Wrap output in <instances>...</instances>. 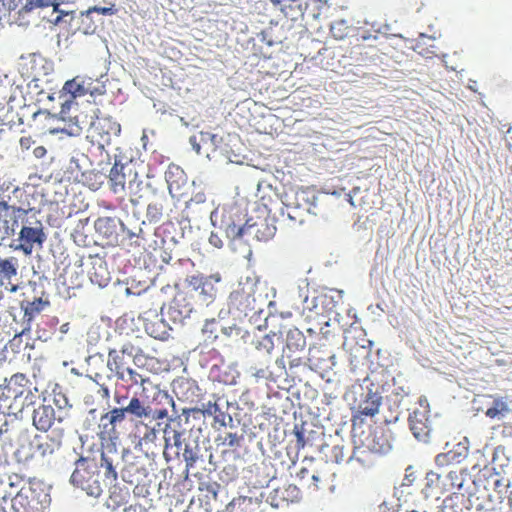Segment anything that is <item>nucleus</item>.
<instances>
[{
	"label": "nucleus",
	"instance_id": "5",
	"mask_svg": "<svg viewBox=\"0 0 512 512\" xmlns=\"http://www.w3.org/2000/svg\"><path fill=\"white\" fill-rule=\"evenodd\" d=\"M477 411L491 420L512 416V396L506 394H478L474 398Z\"/></svg>",
	"mask_w": 512,
	"mask_h": 512
},
{
	"label": "nucleus",
	"instance_id": "2",
	"mask_svg": "<svg viewBox=\"0 0 512 512\" xmlns=\"http://www.w3.org/2000/svg\"><path fill=\"white\" fill-rule=\"evenodd\" d=\"M51 498L43 483L29 481L12 498L14 512H48Z\"/></svg>",
	"mask_w": 512,
	"mask_h": 512
},
{
	"label": "nucleus",
	"instance_id": "14",
	"mask_svg": "<svg viewBox=\"0 0 512 512\" xmlns=\"http://www.w3.org/2000/svg\"><path fill=\"white\" fill-rule=\"evenodd\" d=\"M62 431H52L51 434L36 435L33 440L35 453L41 457L52 455L62 444Z\"/></svg>",
	"mask_w": 512,
	"mask_h": 512
},
{
	"label": "nucleus",
	"instance_id": "33",
	"mask_svg": "<svg viewBox=\"0 0 512 512\" xmlns=\"http://www.w3.org/2000/svg\"><path fill=\"white\" fill-rule=\"evenodd\" d=\"M124 378L122 381L129 382L130 385H141L144 386L146 382L149 381L148 378H144L141 374H139L136 370L127 367L124 371Z\"/></svg>",
	"mask_w": 512,
	"mask_h": 512
},
{
	"label": "nucleus",
	"instance_id": "44",
	"mask_svg": "<svg viewBox=\"0 0 512 512\" xmlns=\"http://www.w3.org/2000/svg\"><path fill=\"white\" fill-rule=\"evenodd\" d=\"M219 411V407L215 402L209 401L207 404L203 405V412L209 415L215 414Z\"/></svg>",
	"mask_w": 512,
	"mask_h": 512
},
{
	"label": "nucleus",
	"instance_id": "10",
	"mask_svg": "<svg viewBox=\"0 0 512 512\" xmlns=\"http://www.w3.org/2000/svg\"><path fill=\"white\" fill-rule=\"evenodd\" d=\"M244 218L239 207L230 206L222 209L220 228L225 231L231 241L243 240Z\"/></svg>",
	"mask_w": 512,
	"mask_h": 512
},
{
	"label": "nucleus",
	"instance_id": "56",
	"mask_svg": "<svg viewBox=\"0 0 512 512\" xmlns=\"http://www.w3.org/2000/svg\"><path fill=\"white\" fill-rule=\"evenodd\" d=\"M419 404H420V406H421V408H422L421 410H428V406H429V405H428V402H427V400H426L425 398H422V397H421V398L419 399Z\"/></svg>",
	"mask_w": 512,
	"mask_h": 512
},
{
	"label": "nucleus",
	"instance_id": "18",
	"mask_svg": "<svg viewBox=\"0 0 512 512\" xmlns=\"http://www.w3.org/2000/svg\"><path fill=\"white\" fill-rule=\"evenodd\" d=\"M126 418V412L123 408H114L103 414L100 418L99 428L101 434L107 435L109 438L117 437L116 426L122 423Z\"/></svg>",
	"mask_w": 512,
	"mask_h": 512
},
{
	"label": "nucleus",
	"instance_id": "8",
	"mask_svg": "<svg viewBox=\"0 0 512 512\" xmlns=\"http://www.w3.org/2000/svg\"><path fill=\"white\" fill-rule=\"evenodd\" d=\"M27 214L28 210L0 201V244L15 234L19 221L23 223Z\"/></svg>",
	"mask_w": 512,
	"mask_h": 512
},
{
	"label": "nucleus",
	"instance_id": "12",
	"mask_svg": "<svg viewBox=\"0 0 512 512\" xmlns=\"http://www.w3.org/2000/svg\"><path fill=\"white\" fill-rule=\"evenodd\" d=\"M447 483H448V492L451 493L449 497H447L443 501V511L444 512H457L454 510L455 500L459 499L457 495V491H460L467 480L468 474L463 469L451 470L446 473Z\"/></svg>",
	"mask_w": 512,
	"mask_h": 512
},
{
	"label": "nucleus",
	"instance_id": "22",
	"mask_svg": "<svg viewBox=\"0 0 512 512\" xmlns=\"http://www.w3.org/2000/svg\"><path fill=\"white\" fill-rule=\"evenodd\" d=\"M55 421V410L51 405H40L34 409L32 422L34 427L43 432H48Z\"/></svg>",
	"mask_w": 512,
	"mask_h": 512
},
{
	"label": "nucleus",
	"instance_id": "4",
	"mask_svg": "<svg viewBox=\"0 0 512 512\" xmlns=\"http://www.w3.org/2000/svg\"><path fill=\"white\" fill-rule=\"evenodd\" d=\"M121 125L110 116L104 115L99 108L94 111V120L88 129L87 139L92 145L103 150L111 145L113 138L118 137Z\"/></svg>",
	"mask_w": 512,
	"mask_h": 512
},
{
	"label": "nucleus",
	"instance_id": "9",
	"mask_svg": "<svg viewBox=\"0 0 512 512\" xmlns=\"http://www.w3.org/2000/svg\"><path fill=\"white\" fill-rule=\"evenodd\" d=\"M221 281V276L212 274L210 276L192 275L186 278L188 287L198 293L201 304L208 305L214 301L217 295L216 283Z\"/></svg>",
	"mask_w": 512,
	"mask_h": 512
},
{
	"label": "nucleus",
	"instance_id": "15",
	"mask_svg": "<svg viewBox=\"0 0 512 512\" xmlns=\"http://www.w3.org/2000/svg\"><path fill=\"white\" fill-rule=\"evenodd\" d=\"M28 384L29 379L25 374L16 373L10 377L5 386L8 397H13L14 399L20 398L25 393H27L25 397V402L22 404V408L24 406H29L33 403V395L31 391L28 389Z\"/></svg>",
	"mask_w": 512,
	"mask_h": 512
},
{
	"label": "nucleus",
	"instance_id": "31",
	"mask_svg": "<svg viewBox=\"0 0 512 512\" xmlns=\"http://www.w3.org/2000/svg\"><path fill=\"white\" fill-rule=\"evenodd\" d=\"M98 465L100 473L103 470L105 483H107V481L111 483L117 479V472L113 465V461L103 452L101 453L100 463H98Z\"/></svg>",
	"mask_w": 512,
	"mask_h": 512
},
{
	"label": "nucleus",
	"instance_id": "42",
	"mask_svg": "<svg viewBox=\"0 0 512 512\" xmlns=\"http://www.w3.org/2000/svg\"><path fill=\"white\" fill-rule=\"evenodd\" d=\"M16 8L15 0H0V13L6 14Z\"/></svg>",
	"mask_w": 512,
	"mask_h": 512
},
{
	"label": "nucleus",
	"instance_id": "62",
	"mask_svg": "<svg viewBox=\"0 0 512 512\" xmlns=\"http://www.w3.org/2000/svg\"><path fill=\"white\" fill-rule=\"evenodd\" d=\"M297 436H298V441L300 442H303V436L300 432H297Z\"/></svg>",
	"mask_w": 512,
	"mask_h": 512
},
{
	"label": "nucleus",
	"instance_id": "21",
	"mask_svg": "<svg viewBox=\"0 0 512 512\" xmlns=\"http://www.w3.org/2000/svg\"><path fill=\"white\" fill-rule=\"evenodd\" d=\"M132 170L124 164L115 163L109 173L110 188L113 193L120 194L125 191L126 178L131 176Z\"/></svg>",
	"mask_w": 512,
	"mask_h": 512
},
{
	"label": "nucleus",
	"instance_id": "46",
	"mask_svg": "<svg viewBox=\"0 0 512 512\" xmlns=\"http://www.w3.org/2000/svg\"><path fill=\"white\" fill-rule=\"evenodd\" d=\"M125 512H150L149 509L145 508L141 504H131L124 510Z\"/></svg>",
	"mask_w": 512,
	"mask_h": 512
},
{
	"label": "nucleus",
	"instance_id": "61",
	"mask_svg": "<svg viewBox=\"0 0 512 512\" xmlns=\"http://www.w3.org/2000/svg\"><path fill=\"white\" fill-rule=\"evenodd\" d=\"M291 316H292L291 312H287L286 314H283V313L281 314V317L284 318V319L285 318H290Z\"/></svg>",
	"mask_w": 512,
	"mask_h": 512
},
{
	"label": "nucleus",
	"instance_id": "35",
	"mask_svg": "<svg viewBox=\"0 0 512 512\" xmlns=\"http://www.w3.org/2000/svg\"><path fill=\"white\" fill-rule=\"evenodd\" d=\"M63 90L74 98L85 94L84 87L77 81V79L66 81L63 86Z\"/></svg>",
	"mask_w": 512,
	"mask_h": 512
},
{
	"label": "nucleus",
	"instance_id": "54",
	"mask_svg": "<svg viewBox=\"0 0 512 512\" xmlns=\"http://www.w3.org/2000/svg\"><path fill=\"white\" fill-rule=\"evenodd\" d=\"M448 458V454H439L436 456V463L443 464Z\"/></svg>",
	"mask_w": 512,
	"mask_h": 512
},
{
	"label": "nucleus",
	"instance_id": "48",
	"mask_svg": "<svg viewBox=\"0 0 512 512\" xmlns=\"http://www.w3.org/2000/svg\"><path fill=\"white\" fill-rule=\"evenodd\" d=\"M310 478H311L312 482L309 483L307 486L308 487H313L314 489H318L319 488V483L321 482L320 475L317 474V473H312Z\"/></svg>",
	"mask_w": 512,
	"mask_h": 512
},
{
	"label": "nucleus",
	"instance_id": "13",
	"mask_svg": "<svg viewBox=\"0 0 512 512\" xmlns=\"http://www.w3.org/2000/svg\"><path fill=\"white\" fill-rule=\"evenodd\" d=\"M193 309V303L188 294L184 291H179L170 302L167 315L174 323H181L190 316Z\"/></svg>",
	"mask_w": 512,
	"mask_h": 512
},
{
	"label": "nucleus",
	"instance_id": "38",
	"mask_svg": "<svg viewBox=\"0 0 512 512\" xmlns=\"http://www.w3.org/2000/svg\"><path fill=\"white\" fill-rule=\"evenodd\" d=\"M183 458L186 463V470L193 468L198 460L197 454L188 445L185 446L183 451Z\"/></svg>",
	"mask_w": 512,
	"mask_h": 512
},
{
	"label": "nucleus",
	"instance_id": "25",
	"mask_svg": "<svg viewBox=\"0 0 512 512\" xmlns=\"http://www.w3.org/2000/svg\"><path fill=\"white\" fill-rule=\"evenodd\" d=\"M125 359L122 354L116 349H110L108 352L107 367L110 371L114 372L118 379L124 378Z\"/></svg>",
	"mask_w": 512,
	"mask_h": 512
},
{
	"label": "nucleus",
	"instance_id": "11",
	"mask_svg": "<svg viewBox=\"0 0 512 512\" xmlns=\"http://www.w3.org/2000/svg\"><path fill=\"white\" fill-rule=\"evenodd\" d=\"M276 232V227L270 225L267 219L259 218L256 221L252 219H247L244 223V237L243 240L245 242H250L252 240L256 241H268L271 239Z\"/></svg>",
	"mask_w": 512,
	"mask_h": 512
},
{
	"label": "nucleus",
	"instance_id": "58",
	"mask_svg": "<svg viewBox=\"0 0 512 512\" xmlns=\"http://www.w3.org/2000/svg\"><path fill=\"white\" fill-rule=\"evenodd\" d=\"M51 6L53 7V11L54 12H59L60 9H59V3H57V0L53 2V4H51Z\"/></svg>",
	"mask_w": 512,
	"mask_h": 512
},
{
	"label": "nucleus",
	"instance_id": "52",
	"mask_svg": "<svg viewBox=\"0 0 512 512\" xmlns=\"http://www.w3.org/2000/svg\"><path fill=\"white\" fill-rule=\"evenodd\" d=\"M133 345L131 344H125L122 346L121 350L119 351L120 354L124 356V354L133 355Z\"/></svg>",
	"mask_w": 512,
	"mask_h": 512
},
{
	"label": "nucleus",
	"instance_id": "39",
	"mask_svg": "<svg viewBox=\"0 0 512 512\" xmlns=\"http://www.w3.org/2000/svg\"><path fill=\"white\" fill-rule=\"evenodd\" d=\"M99 269L104 272V274L93 272L91 273V280L97 283L99 286H105L109 281V273L107 272L106 267L102 264L99 265Z\"/></svg>",
	"mask_w": 512,
	"mask_h": 512
},
{
	"label": "nucleus",
	"instance_id": "57",
	"mask_svg": "<svg viewBox=\"0 0 512 512\" xmlns=\"http://www.w3.org/2000/svg\"><path fill=\"white\" fill-rule=\"evenodd\" d=\"M67 14H68L67 12H64L63 10H60L59 11V16L56 18L55 23H58L61 20V18L63 16H65V15H67Z\"/></svg>",
	"mask_w": 512,
	"mask_h": 512
},
{
	"label": "nucleus",
	"instance_id": "59",
	"mask_svg": "<svg viewBox=\"0 0 512 512\" xmlns=\"http://www.w3.org/2000/svg\"><path fill=\"white\" fill-rule=\"evenodd\" d=\"M502 431L503 433H505L506 431H512V424L504 425Z\"/></svg>",
	"mask_w": 512,
	"mask_h": 512
},
{
	"label": "nucleus",
	"instance_id": "20",
	"mask_svg": "<svg viewBox=\"0 0 512 512\" xmlns=\"http://www.w3.org/2000/svg\"><path fill=\"white\" fill-rule=\"evenodd\" d=\"M392 433L386 430H376L366 439V447L377 454H386L392 449Z\"/></svg>",
	"mask_w": 512,
	"mask_h": 512
},
{
	"label": "nucleus",
	"instance_id": "23",
	"mask_svg": "<svg viewBox=\"0 0 512 512\" xmlns=\"http://www.w3.org/2000/svg\"><path fill=\"white\" fill-rule=\"evenodd\" d=\"M261 501L257 498L239 496L227 506L228 512H259Z\"/></svg>",
	"mask_w": 512,
	"mask_h": 512
},
{
	"label": "nucleus",
	"instance_id": "19",
	"mask_svg": "<svg viewBox=\"0 0 512 512\" xmlns=\"http://www.w3.org/2000/svg\"><path fill=\"white\" fill-rule=\"evenodd\" d=\"M429 411L415 409L409 416L410 429L418 440H425L431 431L429 423Z\"/></svg>",
	"mask_w": 512,
	"mask_h": 512
},
{
	"label": "nucleus",
	"instance_id": "6",
	"mask_svg": "<svg viewBox=\"0 0 512 512\" xmlns=\"http://www.w3.org/2000/svg\"><path fill=\"white\" fill-rule=\"evenodd\" d=\"M14 245L15 250L22 251L25 255H31L35 248L41 249L46 241V234L39 220L34 222L24 221Z\"/></svg>",
	"mask_w": 512,
	"mask_h": 512
},
{
	"label": "nucleus",
	"instance_id": "40",
	"mask_svg": "<svg viewBox=\"0 0 512 512\" xmlns=\"http://www.w3.org/2000/svg\"><path fill=\"white\" fill-rule=\"evenodd\" d=\"M242 440H243L242 435H238L237 433L229 432L224 437L223 444L227 445L230 448H238L241 446Z\"/></svg>",
	"mask_w": 512,
	"mask_h": 512
},
{
	"label": "nucleus",
	"instance_id": "16",
	"mask_svg": "<svg viewBox=\"0 0 512 512\" xmlns=\"http://www.w3.org/2000/svg\"><path fill=\"white\" fill-rule=\"evenodd\" d=\"M292 326L293 325H285V326L281 325L278 330L271 329L269 334L262 336L260 339H258L255 342L256 349L259 351H263L267 354H270L274 350V347H275L273 337L281 338L285 333H287L288 336L289 335H291L292 337L296 336L298 338V340H302V342L304 344L305 340L303 338L302 333L297 329L292 330L291 329Z\"/></svg>",
	"mask_w": 512,
	"mask_h": 512
},
{
	"label": "nucleus",
	"instance_id": "29",
	"mask_svg": "<svg viewBox=\"0 0 512 512\" xmlns=\"http://www.w3.org/2000/svg\"><path fill=\"white\" fill-rule=\"evenodd\" d=\"M166 181L168 183L170 191L174 187H179L181 183L186 182V176L184 171L176 165L169 166L166 174H165Z\"/></svg>",
	"mask_w": 512,
	"mask_h": 512
},
{
	"label": "nucleus",
	"instance_id": "7",
	"mask_svg": "<svg viewBox=\"0 0 512 512\" xmlns=\"http://www.w3.org/2000/svg\"><path fill=\"white\" fill-rule=\"evenodd\" d=\"M360 394L361 399L359 401H354L352 407V425L356 426L358 424H362L363 417H373L379 411V407L381 405L382 397L372 390H368L364 392L361 387H359L356 391H353V395Z\"/></svg>",
	"mask_w": 512,
	"mask_h": 512
},
{
	"label": "nucleus",
	"instance_id": "32",
	"mask_svg": "<svg viewBox=\"0 0 512 512\" xmlns=\"http://www.w3.org/2000/svg\"><path fill=\"white\" fill-rule=\"evenodd\" d=\"M349 31L350 26L347 21L343 19L334 21L330 26L331 35L337 40H342L347 37Z\"/></svg>",
	"mask_w": 512,
	"mask_h": 512
},
{
	"label": "nucleus",
	"instance_id": "30",
	"mask_svg": "<svg viewBox=\"0 0 512 512\" xmlns=\"http://www.w3.org/2000/svg\"><path fill=\"white\" fill-rule=\"evenodd\" d=\"M164 440H165V447H164V456H167V451L169 448H172L173 446L177 447L178 449L182 445V434L173 428H171L169 425H166L164 429Z\"/></svg>",
	"mask_w": 512,
	"mask_h": 512
},
{
	"label": "nucleus",
	"instance_id": "51",
	"mask_svg": "<svg viewBox=\"0 0 512 512\" xmlns=\"http://www.w3.org/2000/svg\"><path fill=\"white\" fill-rule=\"evenodd\" d=\"M209 241L210 243L217 247V248H221L222 247V241L220 240V238L215 235V234H211L210 238H209Z\"/></svg>",
	"mask_w": 512,
	"mask_h": 512
},
{
	"label": "nucleus",
	"instance_id": "55",
	"mask_svg": "<svg viewBox=\"0 0 512 512\" xmlns=\"http://www.w3.org/2000/svg\"><path fill=\"white\" fill-rule=\"evenodd\" d=\"M165 333H166L165 331H163V332H161V333L156 332V331H154V330H151V331H150V335H151L152 337L156 338V339H163V338H164V336H163V335H164Z\"/></svg>",
	"mask_w": 512,
	"mask_h": 512
},
{
	"label": "nucleus",
	"instance_id": "34",
	"mask_svg": "<svg viewBox=\"0 0 512 512\" xmlns=\"http://www.w3.org/2000/svg\"><path fill=\"white\" fill-rule=\"evenodd\" d=\"M163 214V205L160 202H151L147 206L146 216L150 222H158Z\"/></svg>",
	"mask_w": 512,
	"mask_h": 512
},
{
	"label": "nucleus",
	"instance_id": "26",
	"mask_svg": "<svg viewBox=\"0 0 512 512\" xmlns=\"http://www.w3.org/2000/svg\"><path fill=\"white\" fill-rule=\"evenodd\" d=\"M129 491L125 487L113 486L110 489L109 497L107 499V506L113 510L118 509L120 506L127 502Z\"/></svg>",
	"mask_w": 512,
	"mask_h": 512
},
{
	"label": "nucleus",
	"instance_id": "53",
	"mask_svg": "<svg viewBox=\"0 0 512 512\" xmlns=\"http://www.w3.org/2000/svg\"><path fill=\"white\" fill-rule=\"evenodd\" d=\"M377 40L376 36H372L369 33H363L359 36L358 40H361L362 42H371V39Z\"/></svg>",
	"mask_w": 512,
	"mask_h": 512
},
{
	"label": "nucleus",
	"instance_id": "41",
	"mask_svg": "<svg viewBox=\"0 0 512 512\" xmlns=\"http://www.w3.org/2000/svg\"><path fill=\"white\" fill-rule=\"evenodd\" d=\"M114 224V220L110 217H103V218H99L96 222H95V227H96V230L99 231V232H102V230L105 228H109L110 226H112Z\"/></svg>",
	"mask_w": 512,
	"mask_h": 512
},
{
	"label": "nucleus",
	"instance_id": "28",
	"mask_svg": "<svg viewBox=\"0 0 512 512\" xmlns=\"http://www.w3.org/2000/svg\"><path fill=\"white\" fill-rule=\"evenodd\" d=\"M18 259L16 257H0V278L10 281L17 275Z\"/></svg>",
	"mask_w": 512,
	"mask_h": 512
},
{
	"label": "nucleus",
	"instance_id": "43",
	"mask_svg": "<svg viewBox=\"0 0 512 512\" xmlns=\"http://www.w3.org/2000/svg\"><path fill=\"white\" fill-rule=\"evenodd\" d=\"M156 436H157L156 430L154 428H149L146 426V432H145L144 436L141 438V441L144 442L145 444L154 442L156 439Z\"/></svg>",
	"mask_w": 512,
	"mask_h": 512
},
{
	"label": "nucleus",
	"instance_id": "47",
	"mask_svg": "<svg viewBox=\"0 0 512 512\" xmlns=\"http://www.w3.org/2000/svg\"><path fill=\"white\" fill-rule=\"evenodd\" d=\"M151 415L154 419L161 420L168 417V411L167 409H155Z\"/></svg>",
	"mask_w": 512,
	"mask_h": 512
},
{
	"label": "nucleus",
	"instance_id": "60",
	"mask_svg": "<svg viewBox=\"0 0 512 512\" xmlns=\"http://www.w3.org/2000/svg\"><path fill=\"white\" fill-rule=\"evenodd\" d=\"M141 353H142V350H141V349H138V350L136 351V353L134 354V361H136V360H137V358L139 357V355H141Z\"/></svg>",
	"mask_w": 512,
	"mask_h": 512
},
{
	"label": "nucleus",
	"instance_id": "24",
	"mask_svg": "<svg viewBox=\"0 0 512 512\" xmlns=\"http://www.w3.org/2000/svg\"><path fill=\"white\" fill-rule=\"evenodd\" d=\"M49 305L50 302L43 300L41 297L35 298L32 301H22L21 309L24 312L23 319L28 323L32 322L34 318Z\"/></svg>",
	"mask_w": 512,
	"mask_h": 512
},
{
	"label": "nucleus",
	"instance_id": "3",
	"mask_svg": "<svg viewBox=\"0 0 512 512\" xmlns=\"http://www.w3.org/2000/svg\"><path fill=\"white\" fill-rule=\"evenodd\" d=\"M264 303L265 298L258 293L257 283L250 278L240 281L229 296V308L245 315L260 313Z\"/></svg>",
	"mask_w": 512,
	"mask_h": 512
},
{
	"label": "nucleus",
	"instance_id": "49",
	"mask_svg": "<svg viewBox=\"0 0 512 512\" xmlns=\"http://www.w3.org/2000/svg\"><path fill=\"white\" fill-rule=\"evenodd\" d=\"M34 143L30 136L22 137L20 139V146L22 149L28 150L31 147V144Z\"/></svg>",
	"mask_w": 512,
	"mask_h": 512
},
{
	"label": "nucleus",
	"instance_id": "63",
	"mask_svg": "<svg viewBox=\"0 0 512 512\" xmlns=\"http://www.w3.org/2000/svg\"><path fill=\"white\" fill-rule=\"evenodd\" d=\"M135 235V233L129 232V237H134Z\"/></svg>",
	"mask_w": 512,
	"mask_h": 512
},
{
	"label": "nucleus",
	"instance_id": "50",
	"mask_svg": "<svg viewBox=\"0 0 512 512\" xmlns=\"http://www.w3.org/2000/svg\"><path fill=\"white\" fill-rule=\"evenodd\" d=\"M46 153H47V150L44 146H37L33 150V154L36 158H42L46 155Z\"/></svg>",
	"mask_w": 512,
	"mask_h": 512
},
{
	"label": "nucleus",
	"instance_id": "27",
	"mask_svg": "<svg viewBox=\"0 0 512 512\" xmlns=\"http://www.w3.org/2000/svg\"><path fill=\"white\" fill-rule=\"evenodd\" d=\"M126 413H130L137 418H147L151 416L152 409L145 406L138 397H132L126 407L123 408Z\"/></svg>",
	"mask_w": 512,
	"mask_h": 512
},
{
	"label": "nucleus",
	"instance_id": "1",
	"mask_svg": "<svg viewBox=\"0 0 512 512\" xmlns=\"http://www.w3.org/2000/svg\"><path fill=\"white\" fill-rule=\"evenodd\" d=\"M71 483L81 488L89 496L99 497L107 486L100 474L99 465L95 459L79 458L70 478Z\"/></svg>",
	"mask_w": 512,
	"mask_h": 512
},
{
	"label": "nucleus",
	"instance_id": "45",
	"mask_svg": "<svg viewBox=\"0 0 512 512\" xmlns=\"http://www.w3.org/2000/svg\"><path fill=\"white\" fill-rule=\"evenodd\" d=\"M296 477L301 481L304 482V480L311 477L310 470L306 467H302L297 473Z\"/></svg>",
	"mask_w": 512,
	"mask_h": 512
},
{
	"label": "nucleus",
	"instance_id": "37",
	"mask_svg": "<svg viewBox=\"0 0 512 512\" xmlns=\"http://www.w3.org/2000/svg\"><path fill=\"white\" fill-rule=\"evenodd\" d=\"M93 12H96V13H99L102 15H114V14H116L117 10L114 8V4H112L110 7L93 6V7L88 8L85 11H82L81 16L88 18L90 16V14Z\"/></svg>",
	"mask_w": 512,
	"mask_h": 512
},
{
	"label": "nucleus",
	"instance_id": "17",
	"mask_svg": "<svg viewBox=\"0 0 512 512\" xmlns=\"http://www.w3.org/2000/svg\"><path fill=\"white\" fill-rule=\"evenodd\" d=\"M446 480V473L439 474L433 471L428 472L425 477V485L422 489L425 497L438 500L444 494L449 493V485Z\"/></svg>",
	"mask_w": 512,
	"mask_h": 512
},
{
	"label": "nucleus",
	"instance_id": "36",
	"mask_svg": "<svg viewBox=\"0 0 512 512\" xmlns=\"http://www.w3.org/2000/svg\"><path fill=\"white\" fill-rule=\"evenodd\" d=\"M491 484L493 489L498 493H503L509 486V480L499 475V473H493L490 475Z\"/></svg>",
	"mask_w": 512,
	"mask_h": 512
}]
</instances>
